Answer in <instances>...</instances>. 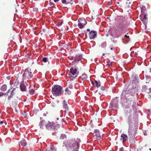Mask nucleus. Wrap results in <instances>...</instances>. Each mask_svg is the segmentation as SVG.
I'll use <instances>...</instances> for the list:
<instances>
[{
	"mask_svg": "<svg viewBox=\"0 0 151 151\" xmlns=\"http://www.w3.org/2000/svg\"><path fill=\"white\" fill-rule=\"evenodd\" d=\"M126 102L125 105L126 108L131 109L132 108L133 109V112L131 111L130 109H128L127 110V116H128V122L129 125L130 123L132 122V121H136L137 120V114L136 112L135 111L137 110L136 106V104L134 101L130 97L128 98H126Z\"/></svg>",
	"mask_w": 151,
	"mask_h": 151,
	"instance_id": "obj_1",
	"label": "nucleus"
},
{
	"mask_svg": "<svg viewBox=\"0 0 151 151\" xmlns=\"http://www.w3.org/2000/svg\"><path fill=\"white\" fill-rule=\"evenodd\" d=\"M127 22L124 18L114 28L112 32L111 35L115 38H118L122 34L125 33L126 30Z\"/></svg>",
	"mask_w": 151,
	"mask_h": 151,
	"instance_id": "obj_2",
	"label": "nucleus"
},
{
	"mask_svg": "<svg viewBox=\"0 0 151 151\" xmlns=\"http://www.w3.org/2000/svg\"><path fill=\"white\" fill-rule=\"evenodd\" d=\"M127 22L124 18L114 28L112 32L111 35L115 38H118L122 34L125 33L126 30Z\"/></svg>",
	"mask_w": 151,
	"mask_h": 151,
	"instance_id": "obj_3",
	"label": "nucleus"
},
{
	"mask_svg": "<svg viewBox=\"0 0 151 151\" xmlns=\"http://www.w3.org/2000/svg\"><path fill=\"white\" fill-rule=\"evenodd\" d=\"M80 142V140L79 138L70 140L67 146L68 149L71 151H78Z\"/></svg>",
	"mask_w": 151,
	"mask_h": 151,
	"instance_id": "obj_4",
	"label": "nucleus"
},
{
	"mask_svg": "<svg viewBox=\"0 0 151 151\" xmlns=\"http://www.w3.org/2000/svg\"><path fill=\"white\" fill-rule=\"evenodd\" d=\"M12 89V88L11 87L5 94L6 96H8L7 99L8 101L10 103V104H12L15 102V99L13 98V96L16 93L17 91L16 90L15 88H14L11 91Z\"/></svg>",
	"mask_w": 151,
	"mask_h": 151,
	"instance_id": "obj_5",
	"label": "nucleus"
},
{
	"mask_svg": "<svg viewBox=\"0 0 151 151\" xmlns=\"http://www.w3.org/2000/svg\"><path fill=\"white\" fill-rule=\"evenodd\" d=\"M63 88L59 85H55L52 87V92L53 95L55 96H59L63 93Z\"/></svg>",
	"mask_w": 151,
	"mask_h": 151,
	"instance_id": "obj_6",
	"label": "nucleus"
},
{
	"mask_svg": "<svg viewBox=\"0 0 151 151\" xmlns=\"http://www.w3.org/2000/svg\"><path fill=\"white\" fill-rule=\"evenodd\" d=\"M34 72L29 68H26L23 74V77L24 79L27 80L32 79L33 76Z\"/></svg>",
	"mask_w": 151,
	"mask_h": 151,
	"instance_id": "obj_7",
	"label": "nucleus"
},
{
	"mask_svg": "<svg viewBox=\"0 0 151 151\" xmlns=\"http://www.w3.org/2000/svg\"><path fill=\"white\" fill-rule=\"evenodd\" d=\"M137 129L135 127H129L128 130V135L129 137V139H132L136 135Z\"/></svg>",
	"mask_w": 151,
	"mask_h": 151,
	"instance_id": "obj_8",
	"label": "nucleus"
},
{
	"mask_svg": "<svg viewBox=\"0 0 151 151\" xmlns=\"http://www.w3.org/2000/svg\"><path fill=\"white\" fill-rule=\"evenodd\" d=\"M97 36V32L96 31H91L89 33V37L90 39H94Z\"/></svg>",
	"mask_w": 151,
	"mask_h": 151,
	"instance_id": "obj_9",
	"label": "nucleus"
},
{
	"mask_svg": "<svg viewBox=\"0 0 151 151\" xmlns=\"http://www.w3.org/2000/svg\"><path fill=\"white\" fill-rule=\"evenodd\" d=\"M138 82V77L135 76H134V78H133V80L131 81L130 83L132 84L137 85Z\"/></svg>",
	"mask_w": 151,
	"mask_h": 151,
	"instance_id": "obj_10",
	"label": "nucleus"
},
{
	"mask_svg": "<svg viewBox=\"0 0 151 151\" xmlns=\"http://www.w3.org/2000/svg\"><path fill=\"white\" fill-rule=\"evenodd\" d=\"M94 134H95L94 137H95V138L97 139H100L101 136L99 130H95V132H94Z\"/></svg>",
	"mask_w": 151,
	"mask_h": 151,
	"instance_id": "obj_11",
	"label": "nucleus"
},
{
	"mask_svg": "<svg viewBox=\"0 0 151 151\" xmlns=\"http://www.w3.org/2000/svg\"><path fill=\"white\" fill-rule=\"evenodd\" d=\"M54 124L53 122H51L48 121H46L45 127L47 129H48L53 127L54 125Z\"/></svg>",
	"mask_w": 151,
	"mask_h": 151,
	"instance_id": "obj_12",
	"label": "nucleus"
},
{
	"mask_svg": "<svg viewBox=\"0 0 151 151\" xmlns=\"http://www.w3.org/2000/svg\"><path fill=\"white\" fill-rule=\"evenodd\" d=\"M128 137L127 135L125 134H122L121 135L120 140L123 142H124L127 140Z\"/></svg>",
	"mask_w": 151,
	"mask_h": 151,
	"instance_id": "obj_13",
	"label": "nucleus"
},
{
	"mask_svg": "<svg viewBox=\"0 0 151 151\" xmlns=\"http://www.w3.org/2000/svg\"><path fill=\"white\" fill-rule=\"evenodd\" d=\"M147 14H145L143 17H142L140 19L141 20L145 25L147 24Z\"/></svg>",
	"mask_w": 151,
	"mask_h": 151,
	"instance_id": "obj_14",
	"label": "nucleus"
},
{
	"mask_svg": "<svg viewBox=\"0 0 151 151\" xmlns=\"http://www.w3.org/2000/svg\"><path fill=\"white\" fill-rule=\"evenodd\" d=\"M63 107L64 109L68 111L69 109V108L68 106L67 102L65 100H64L63 101Z\"/></svg>",
	"mask_w": 151,
	"mask_h": 151,
	"instance_id": "obj_15",
	"label": "nucleus"
},
{
	"mask_svg": "<svg viewBox=\"0 0 151 151\" xmlns=\"http://www.w3.org/2000/svg\"><path fill=\"white\" fill-rule=\"evenodd\" d=\"M77 70L76 68H71L70 69V73L72 75H75L76 73Z\"/></svg>",
	"mask_w": 151,
	"mask_h": 151,
	"instance_id": "obj_16",
	"label": "nucleus"
},
{
	"mask_svg": "<svg viewBox=\"0 0 151 151\" xmlns=\"http://www.w3.org/2000/svg\"><path fill=\"white\" fill-rule=\"evenodd\" d=\"M78 22L79 23H81L83 24L84 25H85L87 24L86 19L83 18L79 19L78 20Z\"/></svg>",
	"mask_w": 151,
	"mask_h": 151,
	"instance_id": "obj_17",
	"label": "nucleus"
},
{
	"mask_svg": "<svg viewBox=\"0 0 151 151\" xmlns=\"http://www.w3.org/2000/svg\"><path fill=\"white\" fill-rule=\"evenodd\" d=\"M88 77V76L86 73H83L80 77V78L83 81H85L87 79Z\"/></svg>",
	"mask_w": 151,
	"mask_h": 151,
	"instance_id": "obj_18",
	"label": "nucleus"
},
{
	"mask_svg": "<svg viewBox=\"0 0 151 151\" xmlns=\"http://www.w3.org/2000/svg\"><path fill=\"white\" fill-rule=\"evenodd\" d=\"M56 149L55 147L53 146H51L50 148H47L46 150V151H56Z\"/></svg>",
	"mask_w": 151,
	"mask_h": 151,
	"instance_id": "obj_19",
	"label": "nucleus"
},
{
	"mask_svg": "<svg viewBox=\"0 0 151 151\" xmlns=\"http://www.w3.org/2000/svg\"><path fill=\"white\" fill-rule=\"evenodd\" d=\"M19 145L20 146H24L26 145V142L25 139H24L21 140L19 143Z\"/></svg>",
	"mask_w": 151,
	"mask_h": 151,
	"instance_id": "obj_20",
	"label": "nucleus"
},
{
	"mask_svg": "<svg viewBox=\"0 0 151 151\" xmlns=\"http://www.w3.org/2000/svg\"><path fill=\"white\" fill-rule=\"evenodd\" d=\"M21 90L22 91H25L26 90V87L23 83H21L20 86Z\"/></svg>",
	"mask_w": 151,
	"mask_h": 151,
	"instance_id": "obj_21",
	"label": "nucleus"
},
{
	"mask_svg": "<svg viewBox=\"0 0 151 151\" xmlns=\"http://www.w3.org/2000/svg\"><path fill=\"white\" fill-rule=\"evenodd\" d=\"M46 123V121L44 120L41 121L40 123V128H43V127L44 126H45Z\"/></svg>",
	"mask_w": 151,
	"mask_h": 151,
	"instance_id": "obj_22",
	"label": "nucleus"
},
{
	"mask_svg": "<svg viewBox=\"0 0 151 151\" xmlns=\"http://www.w3.org/2000/svg\"><path fill=\"white\" fill-rule=\"evenodd\" d=\"M7 88V85L6 84H4L1 87V89L3 91H5L6 90Z\"/></svg>",
	"mask_w": 151,
	"mask_h": 151,
	"instance_id": "obj_23",
	"label": "nucleus"
},
{
	"mask_svg": "<svg viewBox=\"0 0 151 151\" xmlns=\"http://www.w3.org/2000/svg\"><path fill=\"white\" fill-rule=\"evenodd\" d=\"M95 85L97 87L99 88L101 86V83L99 81H98L97 80H95L94 81Z\"/></svg>",
	"mask_w": 151,
	"mask_h": 151,
	"instance_id": "obj_24",
	"label": "nucleus"
},
{
	"mask_svg": "<svg viewBox=\"0 0 151 151\" xmlns=\"http://www.w3.org/2000/svg\"><path fill=\"white\" fill-rule=\"evenodd\" d=\"M81 58L82 56L81 55H76L75 57V60L76 61H79L81 60Z\"/></svg>",
	"mask_w": 151,
	"mask_h": 151,
	"instance_id": "obj_25",
	"label": "nucleus"
},
{
	"mask_svg": "<svg viewBox=\"0 0 151 151\" xmlns=\"http://www.w3.org/2000/svg\"><path fill=\"white\" fill-rule=\"evenodd\" d=\"M66 94H67V95H69L71 93V91L70 90H69L68 88H66L65 90Z\"/></svg>",
	"mask_w": 151,
	"mask_h": 151,
	"instance_id": "obj_26",
	"label": "nucleus"
},
{
	"mask_svg": "<svg viewBox=\"0 0 151 151\" xmlns=\"http://www.w3.org/2000/svg\"><path fill=\"white\" fill-rule=\"evenodd\" d=\"M142 90L143 91H146V92H147L148 93L149 92V91L147 90V86H143Z\"/></svg>",
	"mask_w": 151,
	"mask_h": 151,
	"instance_id": "obj_27",
	"label": "nucleus"
},
{
	"mask_svg": "<svg viewBox=\"0 0 151 151\" xmlns=\"http://www.w3.org/2000/svg\"><path fill=\"white\" fill-rule=\"evenodd\" d=\"M29 92L30 94L31 95H32L34 94L35 93V91L33 89H31L29 90Z\"/></svg>",
	"mask_w": 151,
	"mask_h": 151,
	"instance_id": "obj_28",
	"label": "nucleus"
},
{
	"mask_svg": "<svg viewBox=\"0 0 151 151\" xmlns=\"http://www.w3.org/2000/svg\"><path fill=\"white\" fill-rule=\"evenodd\" d=\"M66 138V135L65 134H62L60 137V139H63Z\"/></svg>",
	"mask_w": 151,
	"mask_h": 151,
	"instance_id": "obj_29",
	"label": "nucleus"
},
{
	"mask_svg": "<svg viewBox=\"0 0 151 151\" xmlns=\"http://www.w3.org/2000/svg\"><path fill=\"white\" fill-rule=\"evenodd\" d=\"M84 25L83 24L81 23H79L78 24V26L80 29H82Z\"/></svg>",
	"mask_w": 151,
	"mask_h": 151,
	"instance_id": "obj_30",
	"label": "nucleus"
},
{
	"mask_svg": "<svg viewBox=\"0 0 151 151\" xmlns=\"http://www.w3.org/2000/svg\"><path fill=\"white\" fill-rule=\"evenodd\" d=\"M106 42H104L101 44V46L103 48H104L106 47Z\"/></svg>",
	"mask_w": 151,
	"mask_h": 151,
	"instance_id": "obj_31",
	"label": "nucleus"
},
{
	"mask_svg": "<svg viewBox=\"0 0 151 151\" xmlns=\"http://www.w3.org/2000/svg\"><path fill=\"white\" fill-rule=\"evenodd\" d=\"M67 2V4H73L72 2V0H66Z\"/></svg>",
	"mask_w": 151,
	"mask_h": 151,
	"instance_id": "obj_32",
	"label": "nucleus"
},
{
	"mask_svg": "<svg viewBox=\"0 0 151 151\" xmlns=\"http://www.w3.org/2000/svg\"><path fill=\"white\" fill-rule=\"evenodd\" d=\"M42 61L46 63L47 61V58L46 57H44L42 60Z\"/></svg>",
	"mask_w": 151,
	"mask_h": 151,
	"instance_id": "obj_33",
	"label": "nucleus"
},
{
	"mask_svg": "<svg viewBox=\"0 0 151 151\" xmlns=\"http://www.w3.org/2000/svg\"><path fill=\"white\" fill-rule=\"evenodd\" d=\"M62 2L64 4H67V2L66 0H61Z\"/></svg>",
	"mask_w": 151,
	"mask_h": 151,
	"instance_id": "obj_34",
	"label": "nucleus"
},
{
	"mask_svg": "<svg viewBox=\"0 0 151 151\" xmlns=\"http://www.w3.org/2000/svg\"><path fill=\"white\" fill-rule=\"evenodd\" d=\"M68 86V87L69 88L71 89L72 88L73 85L71 83H69Z\"/></svg>",
	"mask_w": 151,
	"mask_h": 151,
	"instance_id": "obj_35",
	"label": "nucleus"
},
{
	"mask_svg": "<svg viewBox=\"0 0 151 151\" xmlns=\"http://www.w3.org/2000/svg\"><path fill=\"white\" fill-rule=\"evenodd\" d=\"M33 11L34 12H37L38 11V9L37 7H34L33 8Z\"/></svg>",
	"mask_w": 151,
	"mask_h": 151,
	"instance_id": "obj_36",
	"label": "nucleus"
},
{
	"mask_svg": "<svg viewBox=\"0 0 151 151\" xmlns=\"http://www.w3.org/2000/svg\"><path fill=\"white\" fill-rule=\"evenodd\" d=\"M145 77H146V78L147 81L146 82L147 83V82L149 81V80H148L149 79V77L148 76L146 75V76H145Z\"/></svg>",
	"mask_w": 151,
	"mask_h": 151,
	"instance_id": "obj_37",
	"label": "nucleus"
},
{
	"mask_svg": "<svg viewBox=\"0 0 151 151\" xmlns=\"http://www.w3.org/2000/svg\"><path fill=\"white\" fill-rule=\"evenodd\" d=\"M149 90L150 92L148 93H149V95L150 96L151 98V88H150L149 89Z\"/></svg>",
	"mask_w": 151,
	"mask_h": 151,
	"instance_id": "obj_38",
	"label": "nucleus"
},
{
	"mask_svg": "<svg viewBox=\"0 0 151 151\" xmlns=\"http://www.w3.org/2000/svg\"><path fill=\"white\" fill-rule=\"evenodd\" d=\"M101 89L102 90V91H104L105 90V87L104 86H102L101 87Z\"/></svg>",
	"mask_w": 151,
	"mask_h": 151,
	"instance_id": "obj_39",
	"label": "nucleus"
},
{
	"mask_svg": "<svg viewBox=\"0 0 151 151\" xmlns=\"http://www.w3.org/2000/svg\"><path fill=\"white\" fill-rule=\"evenodd\" d=\"M53 3L52 2H50L49 5H50V6H51V7H53V6H52L53 5Z\"/></svg>",
	"mask_w": 151,
	"mask_h": 151,
	"instance_id": "obj_40",
	"label": "nucleus"
},
{
	"mask_svg": "<svg viewBox=\"0 0 151 151\" xmlns=\"http://www.w3.org/2000/svg\"><path fill=\"white\" fill-rule=\"evenodd\" d=\"M134 51H132L131 52V55L133 56V55H134V56H136L137 55L135 54V55H134Z\"/></svg>",
	"mask_w": 151,
	"mask_h": 151,
	"instance_id": "obj_41",
	"label": "nucleus"
},
{
	"mask_svg": "<svg viewBox=\"0 0 151 151\" xmlns=\"http://www.w3.org/2000/svg\"><path fill=\"white\" fill-rule=\"evenodd\" d=\"M4 94H5V93H4L2 92H0V96H2Z\"/></svg>",
	"mask_w": 151,
	"mask_h": 151,
	"instance_id": "obj_42",
	"label": "nucleus"
},
{
	"mask_svg": "<svg viewBox=\"0 0 151 151\" xmlns=\"http://www.w3.org/2000/svg\"><path fill=\"white\" fill-rule=\"evenodd\" d=\"M62 22H60V23H58V25H58V27H59V26H61V25H62Z\"/></svg>",
	"mask_w": 151,
	"mask_h": 151,
	"instance_id": "obj_43",
	"label": "nucleus"
},
{
	"mask_svg": "<svg viewBox=\"0 0 151 151\" xmlns=\"http://www.w3.org/2000/svg\"><path fill=\"white\" fill-rule=\"evenodd\" d=\"M124 37L127 38H129V36H127V35H125L124 36Z\"/></svg>",
	"mask_w": 151,
	"mask_h": 151,
	"instance_id": "obj_44",
	"label": "nucleus"
},
{
	"mask_svg": "<svg viewBox=\"0 0 151 151\" xmlns=\"http://www.w3.org/2000/svg\"><path fill=\"white\" fill-rule=\"evenodd\" d=\"M124 148L123 147H122L120 149V151H124Z\"/></svg>",
	"mask_w": 151,
	"mask_h": 151,
	"instance_id": "obj_45",
	"label": "nucleus"
},
{
	"mask_svg": "<svg viewBox=\"0 0 151 151\" xmlns=\"http://www.w3.org/2000/svg\"><path fill=\"white\" fill-rule=\"evenodd\" d=\"M114 49H115V47H111V48H110V49L111 50H114Z\"/></svg>",
	"mask_w": 151,
	"mask_h": 151,
	"instance_id": "obj_46",
	"label": "nucleus"
},
{
	"mask_svg": "<svg viewBox=\"0 0 151 151\" xmlns=\"http://www.w3.org/2000/svg\"><path fill=\"white\" fill-rule=\"evenodd\" d=\"M3 123V121H1L0 122V124H2Z\"/></svg>",
	"mask_w": 151,
	"mask_h": 151,
	"instance_id": "obj_47",
	"label": "nucleus"
},
{
	"mask_svg": "<svg viewBox=\"0 0 151 151\" xmlns=\"http://www.w3.org/2000/svg\"><path fill=\"white\" fill-rule=\"evenodd\" d=\"M59 1V0H54V1L55 2H58Z\"/></svg>",
	"mask_w": 151,
	"mask_h": 151,
	"instance_id": "obj_48",
	"label": "nucleus"
},
{
	"mask_svg": "<svg viewBox=\"0 0 151 151\" xmlns=\"http://www.w3.org/2000/svg\"><path fill=\"white\" fill-rule=\"evenodd\" d=\"M111 4V2H109L108 3V5H110Z\"/></svg>",
	"mask_w": 151,
	"mask_h": 151,
	"instance_id": "obj_49",
	"label": "nucleus"
},
{
	"mask_svg": "<svg viewBox=\"0 0 151 151\" xmlns=\"http://www.w3.org/2000/svg\"><path fill=\"white\" fill-rule=\"evenodd\" d=\"M87 31L88 32H90V29H87Z\"/></svg>",
	"mask_w": 151,
	"mask_h": 151,
	"instance_id": "obj_50",
	"label": "nucleus"
},
{
	"mask_svg": "<svg viewBox=\"0 0 151 151\" xmlns=\"http://www.w3.org/2000/svg\"><path fill=\"white\" fill-rule=\"evenodd\" d=\"M111 63H110V62H109L108 63V64L109 65H110L111 64Z\"/></svg>",
	"mask_w": 151,
	"mask_h": 151,
	"instance_id": "obj_51",
	"label": "nucleus"
},
{
	"mask_svg": "<svg viewBox=\"0 0 151 151\" xmlns=\"http://www.w3.org/2000/svg\"><path fill=\"white\" fill-rule=\"evenodd\" d=\"M141 12H143V8H142V9H141ZM142 13L143 14V13Z\"/></svg>",
	"mask_w": 151,
	"mask_h": 151,
	"instance_id": "obj_52",
	"label": "nucleus"
},
{
	"mask_svg": "<svg viewBox=\"0 0 151 151\" xmlns=\"http://www.w3.org/2000/svg\"><path fill=\"white\" fill-rule=\"evenodd\" d=\"M105 55V53H103V54L102 55H103V56H104V55Z\"/></svg>",
	"mask_w": 151,
	"mask_h": 151,
	"instance_id": "obj_53",
	"label": "nucleus"
},
{
	"mask_svg": "<svg viewBox=\"0 0 151 151\" xmlns=\"http://www.w3.org/2000/svg\"><path fill=\"white\" fill-rule=\"evenodd\" d=\"M117 4H119V2H117Z\"/></svg>",
	"mask_w": 151,
	"mask_h": 151,
	"instance_id": "obj_54",
	"label": "nucleus"
},
{
	"mask_svg": "<svg viewBox=\"0 0 151 151\" xmlns=\"http://www.w3.org/2000/svg\"><path fill=\"white\" fill-rule=\"evenodd\" d=\"M92 84H94V83L93 82L92 83Z\"/></svg>",
	"mask_w": 151,
	"mask_h": 151,
	"instance_id": "obj_55",
	"label": "nucleus"
},
{
	"mask_svg": "<svg viewBox=\"0 0 151 151\" xmlns=\"http://www.w3.org/2000/svg\"><path fill=\"white\" fill-rule=\"evenodd\" d=\"M149 150L151 151V149L150 148V149H149Z\"/></svg>",
	"mask_w": 151,
	"mask_h": 151,
	"instance_id": "obj_56",
	"label": "nucleus"
},
{
	"mask_svg": "<svg viewBox=\"0 0 151 151\" xmlns=\"http://www.w3.org/2000/svg\"><path fill=\"white\" fill-rule=\"evenodd\" d=\"M57 120H58L59 119V118H57Z\"/></svg>",
	"mask_w": 151,
	"mask_h": 151,
	"instance_id": "obj_57",
	"label": "nucleus"
},
{
	"mask_svg": "<svg viewBox=\"0 0 151 151\" xmlns=\"http://www.w3.org/2000/svg\"><path fill=\"white\" fill-rule=\"evenodd\" d=\"M145 27H146V25H145Z\"/></svg>",
	"mask_w": 151,
	"mask_h": 151,
	"instance_id": "obj_58",
	"label": "nucleus"
},
{
	"mask_svg": "<svg viewBox=\"0 0 151 151\" xmlns=\"http://www.w3.org/2000/svg\"><path fill=\"white\" fill-rule=\"evenodd\" d=\"M86 32L85 33L86 34Z\"/></svg>",
	"mask_w": 151,
	"mask_h": 151,
	"instance_id": "obj_59",
	"label": "nucleus"
},
{
	"mask_svg": "<svg viewBox=\"0 0 151 151\" xmlns=\"http://www.w3.org/2000/svg\"><path fill=\"white\" fill-rule=\"evenodd\" d=\"M127 0L128 1H129V0Z\"/></svg>",
	"mask_w": 151,
	"mask_h": 151,
	"instance_id": "obj_60",
	"label": "nucleus"
},
{
	"mask_svg": "<svg viewBox=\"0 0 151 151\" xmlns=\"http://www.w3.org/2000/svg\"><path fill=\"white\" fill-rule=\"evenodd\" d=\"M137 151H139L138 150H137Z\"/></svg>",
	"mask_w": 151,
	"mask_h": 151,
	"instance_id": "obj_61",
	"label": "nucleus"
},
{
	"mask_svg": "<svg viewBox=\"0 0 151 151\" xmlns=\"http://www.w3.org/2000/svg\"><path fill=\"white\" fill-rule=\"evenodd\" d=\"M142 0H140V1H141Z\"/></svg>",
	"mask_w": 151,
	"mask_h": 151,
	"instance_id": "obj_62",
	"label": "nucleus"
}]
</instances>
